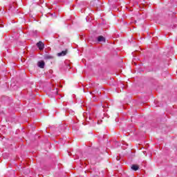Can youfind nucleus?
I'll return each instance as SVG.
<instances>
[{
    "instance_id": "6",
    "label": "nucleus",
    "mask_w": 177,
    "mask_h": 177,
    "mask_svg": "<svg viewBox=\"0 0 177 177\" xmlns=\"http://www.w3.org/2000/svg\"><path fill=\"white\" fill-rule=\"evenodd\" d=\"M37 66H38V67H39V68H45V62L39 61L37 63Z\"/></svg>"
},
{
    "instance_id": "18",
    "label": "nucleus",
    "mask_w": 177,
    "mask_h": 177,
    "mask_svg": "<svg viewBox=\"0 0 177 177\" xmlns=\"http://www.w3.org/2000/svg\"><path fill=\"white\" fill-rule=\"evenodd\" d=\"M3 25L0 24V28H3Z\"/></svg>"
},
{
    "instance_id": "23",
    "label": "nucleus",
    "mask_w": 177,
    "mask_h": 177,
    "mask_svg": "<svg viewBox=\"0 0 177 177\" xmlns=\"http://www.w3.org/2000/svg\"><path fill=\"white\" fill-rule=\"evenodd\" d=\"M175 21H177V18L175 19Z\"/></svg>"
},
{
    "instance_id": "14",
    "label": "nucleus",
    "mask_w": 177,
    "mask_h": 177,
    "mask_svg": "<svg viewBox=\"0 0 177 177\" xmlns=\"http://www.w3.org/2000/svg\"><path fill=\"white\" fill-rule=\"evenodd\" d=\"M10 176L9 177H15V171L12 170L10 171Z\"/></svg>"
},
{
    "instance_id": "5",
    "label": "nucleus",
    "mask_w": 177,
    "mask_h": 177,
    "mask_svg": "<svg viewBox=\"0 0 177 177\" xmlns=\"http://www.w3.org/2000/svg\"><path fill=\"white\" fill-rule=\"evenodd\" d=\"M68 53V50H62L61 53H58L57 54V56H58V57H62V56H66V55H67V53Z\"/></svg>"
},
{
    "instance_id": "10",
    "label": "nucleus",
    "mask_w": 177,
    "mask_h": 177,
    "mask_svg": "<svg viewBox=\"0 0 177 177\" xmlns=\"http://www.w3.org/2000/svg\"><path fill=\"white\" fill-rule=\"evenodd\" d=\"M9 10H12V12L16 10V6H15V3L10 6Z\"/></svg>"
},
{
    "instance_id": "13",
    "label": "nucleus",
    "mask_w": 177,
    "mask_h": 177,
    "mask_svg": "<svg viewBox=\"0 0 177 177\" xmlns=\"http://www.w3.org/2000/svg\"><path fill=\"white\" fill-rule=\"evenodd\" d=\"M73 131H78V129H80V127H76V126H73Z\"/></svg>"
},
{
    "instance_id": "2",
    "label": "nucleus",
    "mask_w": 177,
    "mask_h": 177,
    "mask_svg": "<svg viewBox=\"0 0 177 177\" xmlns=\"http://www.w3.org/2000/svg\"><path fill=\"white\" fill-rule=\"evenodd\" d=\"M36 46L37 48H39V50H44L45 49V44H44L42 41H39L36 44Z\"/></svg>"
},
{
    "instance_id": "19",
    "label": "nucleus",
    "mask_w": 177,
    "mask_h": 177,
    "mask_svg": "<svg viewBox=\"0 0 177 177\" xmlns=\"http://www.w3.org/2000/svg\"><path fill=\"white\" fill-rule=\"evenodd\" d=\"M44 3V0H40V3Z\"/></svg>"
},
{
    "instance_id": "16",
    "label": "nucleus",
    "mask_w": 177,
    "mask_h": 177,
    "mask_svg": "<svg viewBox=\"0 0 177 177\" xmlns=\"http://www.w3.org/2000/svg\"><path fill=\"white\" fill-rule=\"evenodd\" d=\"M96 2H97L96 0H95L94 1H91V5L93 6V3H96Z\"/></svg>"
},
{
    "instance_id": "1",
    "label": "nucleus",
    "mask_w": 177,
    "mask_h": 177,
    "mask_svg": "<svg viewBox=\"0 0 177 177\" xmlns=\"http://www.w3.org/2000/svg\"><path fill=\"white\" fill-rule=\"evenodd\" d=\"M48 91V95L51 97H55L57 95V88H49Z\"/></svg>"
},
{
    "instance_id": "7",
    "label": "nucleus",
    "mask_w": 177,
    "mask_h": 177,
    "mask_svg": "<svg viewBox=\"0 0 177 177\" xmlns=\"http://www.w3.org/2000/svg\"><path fill=\"white\" fill-rule=\"evenodd\" d=\"M44 60H52V59H53V56L48 54H46L44 56Z\"/></svg>"
},
{
    "instance_id": "8",
    "label": "nucleus",
    "mask_w": 177,
    "mask_h": 177,
    "mask_svg": "<svg viewBox=\"0 0 177 177\" xmlns=\"http://www.w3.org/2000/svg\"><path fill=\"white\" fill-rule=\"evenodd\" d=\"M10 88L12 91H17L19 89V86L16 85L15 83H12L10 84Z\"/></svg>"
},
{
    "instance_id": "9",
    "label": "nucleus",
    "mask_w": 177,
    "mask_h": 177,
    "mask_svg": "<svg viewBox=\"0 0 177 177\" xmlns=\"http://www.w3.org/2000/svg\"><path fill=\"white\" fill-rule=\"evenodd\" d=\"M131 169L133 170V171H138V169H139V165H133L131 167Z\"/></svg>"
},
{
    "instance_id": "21",
    "label": "nucleus",
    "mask_w": 177,
    "mask_h": 177,
    "mask_svg": "<svg viewBox=\"0 0 177 177\" xmlns=\"http://www.w3.org/2000/svg\"><path fill=\"white\" fill-rule=\"evenodd\" d=\"M117 161H120V158L118 157L116 158Z\"/></svg>"
},
{
    "instance_id": "11",
    "label": "nucleus",
    "mask_w": 177,
    "mask_h": 177,
    "mask_svg": "<svg viewBox=\"0 0 177 177\" xmlns=\"http://www.w3.org/2000/svg\"><path fill=\"white\" fill-rule=\"evenodd\" d=\"M31 34H32V37H35V38H37V37H38V31L37 30H32L31 32Z\"/></svg>"
},
{
    "instance_id": "22",
    "label": "nucleus",
    "mask_w": 177,
    "mask_h": 177,
    "mask_svg": "<svg viewBox=\"0 0 177 177\" xmlns=\"http://www.w3.org/2000/svg\"><path fill=\"white\" fill-rule=\"evenodd\" d=\"M173 15H176V12H173Z\"/></svg>"
},
{
    "instance_id": "15",
    "label": "nucleus",
    "mask_w": 177,
    "mask_h": 177,
    "mask_svg": "<svg viewBox=\"0 0 177 177\" xmlns=\"http://www.w3.org/2000/svg\"><path fill=\"white\" fill-rule=\"evenodd\" d=\"M176 27H177V25H176V24H174V26H172V25L170 26V28H173V29H174V28H176Z\"/></svg>"
},
{
    "instance_id": "24",
    "label": "nucleus",
    "mask_w": 177,
    "mask_h": 177,
    "mask_svg": "<svg viewBox=\"0 0 177 177\" xmlns=\"http://www.w3.org/2000/svg\"><path fill=\"white\" fill-rule=\"evenodd\" d=\"M144 154H146V151H143Z\"/></svg>"
},
{
    "instance_id": "12",
    "label": "nucleus",
    "mask_w": 177,
    "mask_h": 177,
    "mask_svg": "<svg viewBox=\"0 0 177 177\" xmlns=\"http://www.w3.org/2000/svg\"><path fill=\"white\" fill-rule=\"evenodd\" d=\"M120 143L118 142V141L115 142V147H119V146H120Z\"/></svg>"
},
{
    "instance_id": "17",
    "label": "nucleus",
    "mask_w": 177,
    "mask_h": 177,
    "mask_svg": "<svg viewBox=\"0 0 177 177\" xmlns=\"http://www.w3.org/2000/svg\"><path fill=\"white\" fill-rule=\"evenodd\" d=\"M86 121L89 122V121H91V120H92V118L89 117L88 118H86Z\"/></svg>"
},
{
    "instance_id": "3",
    "label": "nucleus",
    "mask_w": 177,
    "mask_h": 177,
    "mask_svg": "<svg viewBox=\"0 0 177 177\" xmlns=\"http://www.w3.org/2000/svg\"><path fill=\"white\" fill-rule=\"evenodd\" d=\"M3 100H4V103L7 105V106H10V104H12V98L9 97H6V99L3 98Z\"/></svg>"
},
{
    "instance_id": "4",
    "label": "nucleus",
    "mask_w": 177,
    "mask_h": 177,
    "mask_svg": "<svg viewBox=\"0 0 177 177\" xmlns=\"http://www.w3.org/2000/svg\"><path fill=\"white\" fill-rule=\"evenodd\" d=\"M96 39L98 43H100V42H106V37L102 36V35H100L98 37H96Z\"/></svg>"
},
{
    "instance_id": "20",
    "label": "nucleus",
    "mask_w": 177,
    "mask_h": 177,
    "mask_svg": "<svg viewBox=\"0 0 177 177\" xmlns=\"http://www.w3.org/2000/svg\"><path fill=\"white\" fill-rule=\"evenodd\" d=\"M124 86H124V84H122V86H121V87L122 88V89H124Z\"/></svg>"
}]
</instances>
